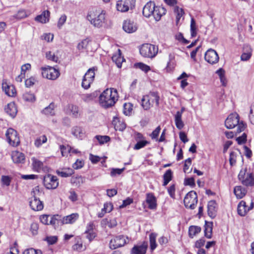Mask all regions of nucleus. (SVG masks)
<instances>
[{"label":"nucleus","mask_w":254,"mask_h":254,"mask_svg":"<svg viewBox=\"0 0 254 254\" xmlns=\"http://www.w3.org/2000/svg\"><path fill=\"white\" fill-rule=\"evenodd\" d=\"M79 215L77 213H72L70 215L64 216L62 218V224H72L78 218Z\"/></svg>","instance_id":"obj_23"},{"label":"nucleus","mask_w":254,"mask_h":254,"mask_svg":"<svg viewBox=\"0 0 254 254\" xmlns=\"http://www.w3.org/2000/svg\"><path fill=\"white\" fill-rule=\"evenodd\" d=\"M72 248L74 250L79 252L85 250V247L83 246L82 243L79 239L77 241V243L73 246Z\"/></svg>","instance_id":"obj_57"},{"label":"nucleus","mask_w":254,"mask_h":254,"mask_svg":"<svg viewBox=\"0 0 254 254\" xmlns=\"http://www.w3.org/2000/svg\"><path fill=\"white\" fill-rule=\"evenodd\" d=\"M125 170V168L122 169L113 168L111 170V176L112 177H115L117 175H121Z\"/></svg>","instance_id":"obj_62"},{"label":"nucleus","mask_w":254,"mask_h":254,"mask_svg":"<svg viewBox=\"0 0 254 254\" xmlns=\"http://www.w3.org/2000/svg\"><path fill=\"white\" fill-rule=\"evenodd\" d=\"M30 13L29 11L27 12L23 9L20 10L18 11L17 14L12 15L10 19L12 20L15 19L19 20L27 17L28 15H30Z\"/></svg>","instance_id":"obj_31"},{"label":"nucleus","mask_w":254,"mask_h":254,"mask_svg":"<svg viewBox=\"0 0 254 254\" xmlns=\"http://www.w3.org/2000/svg\"><path fill=\"white\" fill-rule=\"evenodd\" d=\"M154 9L152 16H153L155 21H158L161 19V17L166 14V9L163 6L156 5Z\"/></svg>","instance_id":"obj_19"},{"label":"nucleus","mask_w":254,"mask_h":254,"mask_svg":"<svg viewBox=\"0 0 254 254\" xmlns=\"http://www.w3.org/2000/svg\"><path fill=\"white\" fill-rule=\"evenodd\" d=\"M147 248V242H144L141 245L134 246L131 249V254H145Z\"/></svg>","instance_id":"obj_16"},{"label":"nucleus","mask_w":254,"mask_h":254,"mask_svg":"<svg viewBox=\"0 0 254 254\" xmlns=\"http://www.w3.org/2000/svg\"><path fill=\"white\" fill-rule=\"evenodd\" d=\"M244 49L245 52L241 55V59L242 61H247L249 60L252 56V50L249 46H246Z\"/></svg>","instance_id":"obj_33"},{"label":"nucleus","mask_w":254,"mask_h":254,"mask_svg":"<svg viewBox=\"0 0 254 254\" xmlns=\"http://www.w3.org/2000/svg\"><path fill=\"white\" fill-rule=\"evenodd\" d=\"M123 28L125 32L131 33L136 31L137 26L133 21L130 20H126L123 24Z\"/></svg>","instance_id":"obj_17"},{"label":"nucleus","mask_w":254,"mask_h":254,"mask_svg":"<svg viewBox=\"0 0 254 254\" xmlns=\"http://www.w3.org/2000/svg\"><path fill=\"white\" fill-rule=\"evenodd\" d=\"M159 96L156 92H150L147 95L144 96L141 100V105L143 108L148 110L155 104L156 106L159 105Z\"/></svg>","instance_id":"obj_5"},{"label":"nucleus","mask_w":254,"mask_h":254,"mask_svg":"<svg viewBox=\"0 0 254 254\" xmlns=\"http://www.w3.org/2000/svg\"><path fill=\"white\" fill-rule=\"evenodd\" d=\"M174 12L176 15V22L178 25L181 18L184 15L185 11L183 8L176 5L174 7Z\"/></svg>","instance_id":"obj_28"},{"label":"nucleus","mask_w":254,"mask_h":254,"mask_svg":"<svg viewBox=\"0 0 254 254\" xmlns=\"http://www.w3.org/2000/svg\"><path fill=\"white\" fill-rule=\"evenodd\" d=\"M238 179L244 186L251 187L254 185V175L246 165L242 167L238 175Z\"/></svg>","instance_id":"obj_4"},{"label":"nucleus","mask_w":254,"mask_h":254,"mask_svg":"<svg viewBox=\"0 0 254 254\" xmlns=\"http://www.w3.org/2000/svg\"><path fill=\"white\" fill-rule=\"evenodd\" d=\"M61 216L59 215H55L53 216H50V220L49 222V225L56 226L59 223L61 224Z\"/></svg>","instance_id":"obj_44"},{"label":"nucleus","mask_w":254,"mask_h":254,"mask_svg":"<svg viewBox=\"0 0 254 254\" xmlns=\"http://www.w3.org/2000/svg\"><path fill=\"white\" fill-rule=\"evenodd\" d=\"M134 66L135 67L139 68L145 72H147L150 70V67L148 65L142 63H136L134 64Z\"/></svg>","instance_id":"obj_50"},{"label":"nucleus","mask_w":254,"mask_h":254,"mask_svg":"<svg viewBox=\"0 0 254 254\" xmlns=\"http://www.w3.org/2000/svg\"><path fill=\"white\" fill-rule=\"evenodd\" d=\"M60 149L61 151V154L63 156H66L67 155L68 153L71 152V147L67 145H61Z\"/></svg>","instance_id":"obj_51"},{"label":"nucleus","mask_w":254,"mask_h":254,"mask_svg":"<svg viewBox=\"0 0 254 254\" xmlns=\"http://www.w3.org/2000/svg\"><path fill=\"white\" fill-rule=\"evenodd\" d=\"M46 57L48 60L52 61L55 63H57L59 60L58 57L56 56L55 54L51 51L46 52Z\"/></svg>","instance_id":"obj_54"},{"label":"nucleus","mask_w":254,"mask_h":254,"mask_svg":"<svg viewBox=\"0 0 254 254\" xmlns=\"http://www.w3.org/2000/svg\"><path fill=\"white\" fill-rule=\"evenodd\" d=\"M216 73L219 76L221 83H222V85L224 86H226L227 84V79L225 78V71L222 68H219L218 70H217L216 72Z\"/></svg>","instance_id":"obj_42"},{"label":"nucleus","mask_w":254,"mask_h":254,"mask_svg":"<svg viewBox=\"0 0 254 254\" xmlns=\"http://www.w3.org/2000/svg\"><path fill=\"white\" fill-rule=\"evenodd\" d=\"M249 117L251 123L254 125V105L251 107Z\"/></svg>","instance_id":"obj_64"},{"label":"nucleus","mask_w":254,"mask_h":254,"mask_svg":"<svg viewBox=\"0 0 254 254\" xmlns=\"http://www.w3.org/2000/svg\"><path fill=\"white\" fill-rule=\"evenodd\" d=\"M190 27L191 36L192 37H194L196 36L197 34V28L195 21L193 18H191Z\"/></svg>","instance_id":"obj_48"},{"label":"nucleus","mask_w":254,"mask_h":254,"mask_svg":"<svg viewBox=\"0 0 254 254\" xmlns=\"http://www.w3.org/2000/svg\"><path fill=\"white\" fill-rule=\"evenodd\" d=\"M139 52L143 57L152 58L157 54L158 48L151 44H144L140 47Z\"/></svg>","instance_id":"obj_6"},{"label":"nucleus","mask_w":254,"mask_h":254,"mask_svg":"<svg viewBox=\"0 0 254 254\" xmlns=\"http://www.w3.org/2000/svg\"><path fill=\"white\" fill-rule=\"evenodd\" d=\"M89 40L85 39L81 41L77 45V48L79 51H82L86 49L89 44Z\"/></svg>","instance_id":"obj_49"},{"label":"nucleus","mask_w":254,"mask_h":254,"mask_svg":"<svg viewBox=\"0 0 254 254\" xmlns=\"http://www.w3.org/2000/svg\"><path fill=\"white\" fill-rule=\"evenodd\" d=\"M157 236V234L155 233H151L149 235L150 248L151 251H154L157 248V244L156 242Z\"/></svg>","instance_id":"obj_35"},{"label":"nucleus","mask_w":254,"mask_h":254,"mask_svg":"<svg viewBox=\"0 0 254 254\" xmlns=\"http://www.w3.org/2000/svg\"><path fill=\"white\" fill-rule=\"evenodd\" d=\"M68 109L74 117L77 118L78 117L79 114V109L77 106L69 105L68 106Z\"/></svg>","instance_id":"obj_52"},{"label":"nucleus","mask_w":254,"mask_h":254,"mask_svg":"<svg viewBox=\"0 0 254 254\" xmlns=\"http://www.w3.org/2000/svg\"><path fill=\"white\" fill-rule=\"evenodd\" d=\"M237 153L235 151H232L230 154L229 162L231 166H233L236 162Z\"/></svg>","instance_id":"obj_58"},{"label":"nucleus","mask_w":254,"mask_h":254,"mask_svg":"<svg viewBox=\"0 0 254 254\" xmlns=\"http://www.w3.org/2000/svg\"><path fill=\"white\" fill-rule=\"evenodd\" d=\"M47 141V137L45 135L37 137L34 141V145L37 147H40L42 144Z\"/></svg>","instance_id":"obj_41"},{"label":"nucleus","mask_w":254,"mask_h":254,"mask_svg":"<svg viewBox=\"0 0 254 254\" xmlns=\"http://www.w3.org/2000/svg\"><path fill=\"white\" fill-rule=\"evenodd\" d=\"M135 0H119L116 3L117 10L121 12L128 11L135 6Z\"/></svg>","instance_id":"obj_7"},{"label":"nucleus","mask_w":254,"mask_h":254,"mask_svg":"<svg viewBox=\"0 0 254 254\" xmlns=\"http://www.w3.org/2000/svg\"><path fill=\"white\" fill-rule=\"evenodd\" d=\"M92 82V81L83 77L81 84L82 87L85 89H87L90 87L91 83Z\"/></svg>","instance_id":"obj_61"},{"label":"nucleus","mask_w":254,"mask_h":254,"mask_svg":"<svg viewBox=\"0 0 254 254\" xmlns=\"http://www.w3.org/2000/svg\"><path fill=\"white\" fill-rule=\"evenodd\" d=\"M66 16L65 14H63L59 19L57 27L59 29H61L62 26L64 25L66 20Z\"/></svg>","instance_id":"obj_59"},{"label":"nucleus","mask_w":254,"mask_h":254,"mask_svg":"<svg viewBox=\"0 0 254 254\" xmlns=\"http://www.w3.org/2000/svg\"><path fill=\"white\" fill-rule=\"evenodd\" d=\"M11 158L13 161L15 163H22L25 159L24 154L18 151L13 152Z\"/></svg>","instance_id":"obj_29"},{"label":"nucleus","mask_w":254,"mask_h":254,"mask_svg":"<svg viewBox=\"0 0 254 254\" xmlns=\"http://www.w3.org/2000/svg\"><path fill=\"white\" fill-rule=\"evenodd\" d=\"M146 202L148 205L150 209H155L157 207V200L155 196L152 193H147L146 194Z\"/></svg>","instance_id":"obj_18"},{"label":"nucleus","mask_w":254,"mask_h":254,"mask_svg":"<svg viewBox=\"0 0 254 254\" xmlns=\"http://www.w3.org/2000/svg\"><path fill=\"white\" fill-rule=\"evenodd\" d=\"M34 199L33 200V210L39 211L43 209L44 207V204L39 198H37V196H34Z\"/></svg>","instance_id":"obj_34"},{"label":"nucleus","mask_w":254,"mask_h":254,"mask_svg":"<svg viewBox=\"0 0 254 254\" xmlns=\"http://www.w3.org/2000/svg\"><path fill=\"white\" fill-rule=\"evenodd\" d=\"M55 104L51 103L48 107L45 108L42 111V113L47 116H54L55 114Z\"/></svg>","instance_id":"obj_37"},{"label":"nucleus","mask_w":254,"mask_h":254,"mask_svg":"<svg viewBox=\"0 0 254 254\" xmlns=\"http://www.w3.org/2000/svg\"><path fill=\"white\" fill-rule=\"evenodd\" d=\"M184 204L187 208L191 209L195 208L197 203V195L194 191L189 192L184 199Z\"/></svg>","instance_id":"obj_8"},{"label":"nucleus","mask_w":254,"mask_h":254,"mask_svg":"<svg viewBox=\"0 0 254 254\" xmlns=\"http://www.w3.org/2000/svg\"><path fill=\"white\" fill-rule=\"evenodd\" d=\"M5 135L8 143L13 146H17L20 143L17 131L12 128L7 129Z\"/></svg>","instance_id":"obj_11"},{"label":"nucleus","mask_w":254,"mask_h":254,"mask_svg":"<svg viewBox=\"0 0 254 254\" xmlns=\"http://www.w3.org/2000/svg\"><path fill=\"white\" fill-rule=\"evenodd\" d=\"M155 3L154 1H150L144 6L142 13L143 15L147 18L152 16L155 8Z\"/></svg>","instance_id":"obj_15"},{"label":"nucleus","mask_w":254,"mask_h":254,"mask_svg":"<svg viewBox=\"0 0 254 254\" xmlns=\"http://www.w3.org/2000/svg\"><path fill=\"white\" fill-rule=\"evenodd\" d=\"M253 207L254 202L253 201L251 202L250 206H247L246 205V202L242 200L240 202L238 205V213L240 216H244L247 214V213L250 210L252 209Z\"/></svg>","instance_id":"obj_14"},{"label":"nucleus","mask_w":254,"mask_h":254,"mask_svg":"<svg viewBox=\"0 0 254 254\" xmlns=\"http://www.w3.org/2000/svg\"><path fill=\"white\" fill-rule=\"evenodd\" d=\"M96 139L99 141L100 144H104L107 143L110 140V137L107 135L101 136L96 135L95 137Z\"/></svg>","instance_id":"obj_55"},{"label":"nucleus","mask_w":254,"mask_h":254,"mask_svg":"<svg viewBox=\"0 0 254 254\" xmlns=\"http://www.w3.org/2000/svg\"><path fill=\"white\" fill-rule=\"evenodd\" d=\"M72 134L77 138L82 139L85 136V131L80 127L76 126L73 127L71 130Z\"/></svg>","instance_id":"obj_26"},{"label":"nucleus","mask_w":254,"mask_h":254,"mask_svg":"<svg viewBox=\"0 0 254 254\" xmlns=\"http://www.w3.org/2000/svg\"><path fill=\"white\" fill-rule=\"evenodd\" d=\"M118 99V95L116 89H107L100 95L99 104L104 108H108L113 106Z\"/></svg>","instance_id":"obj_1"},{"label":"nucleus","mask_w":254,"mask_h":254,"mask_svg":"<svg viewBox=\"0 0 254 254\" xmlns=\"http://www.w3.org/2000/svg\"><path fill=\"white\" fill-rule=\"evenodd\" d=\"M5 112L12 118H14L17 113V107L14 102H10L4 108Z\"/></svg>","instance_id":"obj_21"},{"label":"nucleus","mask_w":254,"mask_h":254,"mask_svg":"<svg viewBox=\"0 0 254 254\" xmlns=\"http://www.w3.org/2000/svg\"><path fill=\"white\" fill-rule=\"evenodd\" d=\"M43 163L35 158H33V170L40 172L43 169Z\"/></svg>","instance_id":"obj_43"},{"label":"nucleus","mask_w":254,"mask_h":254,"mask_svg":"<svg viewBox=\"0 0 254 254\" xmlns=\"http://www.w3.org/2000/svg\"><path fill=\"white\" fill-rule=\"evenodd\" d=\"M112 124L116 130L123 131L126 128V124L125 123L117 117L114 118Z\"/></svg>","instance_id":"obj_24"},{"label":"nucleus","mask_w":254,"mask_h":254,"mask_svg":"<svg viewBox=\"0 0 254 254\" xmlns=\"http://www.w3.org/2000/svg\"><path fill=\"white\" fill-rule=\"evenodd\" d=\"M2 88L5 93L9 96L13 97L15 95L16 90L13 85H8L6 83H2Z\"/></svg>","instance_id":"obj_27"},{"label":"nucleus","mask_w":254,"mask_h":254,"mask_svg":"<svg viewBox=\"0 0 254 254\" xmlns=\"http://www.w3.org/2000/svg\"><path fill=\"white\" fill-rule=\"evenodd\" d=\"M234 193L237 198L241 199L246 195L247 190L242 186H236L234 189Z\"/></svg>","instance_id":"obj_30"},{"label":"nucleus","mask_w":254,"mask_h":254,"mask_svg":"<svg viewBox=\"0 0 254 254\" xmlns=\"http://www.w3.org/2000/svg\"><path fill=\"white\" fill-rule=\"evenodd\" d=\"M57 173L59 176L62 177L67 178L71 176L74 173V171L72 169L67 168L62 171H57Z\"/></svg>","instance_id":"obj_40"},{"label":"nucleus","mask_w":254,"mask_h":254,"mask_svg":"<svg viewBox=\"0 0 254 254\" xmlns=\"http://www.w3.org/2000/svg\"><path fill=\"white\" fill-rule=\"evenodd\" d=\"M128 242V238L124 235H119L111 239L110 242V248L114 250L123 247Z\"/></svg>","instance_id":"obj_10"},{"label":"nucleus","mask_w":254,"mask_h":254,"mask_svg":"<svg viewBox=\"0 0 254 254\" xmlns=\"http://www.w3.org/2000/svg\"><path fill=\"white\" fill-rule=\"evenodd\" d=\"M95 226L93 222H90L87 225L85 233L87 234V238L91 241L96 236V233L94 231Z\"/></svg>","instance_id":"obj_20"},{"label":"nucleus","mask_w":254,"mask_h":254,"mask_svg":"<svg viewBox=\"0 0 254 254\" xmlns=\"http://www.w3.org/2000/svg\"><path fill=\"white\" fill-rule=\"evenodd\" d=\"M225 125L227 128L229 129L237 127L236 133H240L244 131L247 126L243 121L240 122V117L237 113L229 115L225 120Z\"/></svg>","instance_id":"obj_2"},{"label":"nucleus","mask_w":254,"mask_h":254,"mask_svg":"<svg viewBox=\"0 0 254 254\" xmlns=\"http://www.w3.org/2000/svg\"><path fill=\"white\" fill-rule=\"evenodd\" d=\"M204 59L207 62L213 64L218 62L219 58L216 51L209 49L205 52Z\"/></svg>","instance_id":"obj_13"},{"label":"nucleus","mask_w":254,"mask_h":254,"mask_svg":"<svg viewBox=\"0 0 254 254\" xmlns=\"http://www.w3.org/2000/svg\"><path fill=\"white\" fill-rule=\"evenodd\" d=\"M112 60L114 62H115L118 67H121L122 63L123 61V58L121 57V56H113Z\"/></svg>","instance_id":"obj_60"},{"label":"nucleus","mask_w":254,"mask_h":254,"mask_svg":"<svg viewBox=\"0 0 254 254\" xmlns=\"http://www.w3.org/2000/svg\"><path fill=\"white\" fill-rule=\"evenodd\" d=\"M41 69L43 77L50 80L56 79L60 74L58 70L52 66L43 67Z\"/></svg>","instance_id":"obj_9"},{"label":"nucleus","mask_w":254,"mask_h":254,"mask_svg":"<svg viewBox=\"0 0 254 254\" xmlns=\"http://www.w3.org/2000/svg\"><path fill=\"white\" fill-rule=\"evenodd\" d=\"M95 67L89 68L85 74L84 77L90 81H93L95 77Z\"/></svg>","instance_id":"obj_47"},{"label":"nucleus","mask_w":254,"mask_h":254,"mask_svg":"<svg viewBox=\"0 0 254 254\" xmlns=\"http://www.w3.org/2000/svg\"><path fill=\"white\" fill-rule=\"evenodd\" d=\"M102 222L107 223L108 226L110 228H114L117 225V222L115 218L110 219L109 221L107 219H104Z\"/></svg>","instance_id":"obj_56"},{"label":"nucleus","mask_w":254,"mask_h":254,"mask_svg":"<svg viewBox=\"0 0 254 254\" xmlns=\"http://www.w3.org/2000/svg\"><path fill=\"white\" fill-rule=\"evenodd\" d=\"M84 182V179L81 176L72 177L71 183L76 187L79 186Z\"/></svg>","instance_id":"obj_46"},{"label":"nucleus","mask_w":254,"mask_h":254,"mask_svg":"<svg viewBox=\"0 0 254 254\" xmlns=\"http://www.w3.org/2000/svg\"><path fill=\"white\" fill-rule=\"evenodd\" d=\"M98 96V93L97 92H94L90 94H87L85 95H83L82 96V99L85 102H90L94 100L97 96Z\"/></svg>","instance_id":"obj_45"},{"label":"nucleus","mask_w":254,"mask_h":254,"mask_svg":"<svg viewBox=\"0 0 254 254\" xmlns=\"http://www.w3.org/2000/svg\"><path fill=\"white\" fill-rule=\"evenodd\" d=\"M216 203L214 200H210L208 202L207 205V212L208 215L214 218L216 214Z\"/></svg>","instance_id":"obj_25"},{"label":"nucleus","mask_w":254,"mask_h":254,"mask_svg":"<svg viewBox=\"0 0 254 254\" xmlns=\"http://www.w3.org/2000/svg\"><path fill=\"white\" fill-rule=\"evenodd\" d=\"M44 184L48 189H55L59 185V182L56 176L48 174L43 179Z\"/></svg>","instance_id":"obj_12"},{"label":"nucleus","mask_w":254,"mask_h":254,"mask_svg":"<svg viewBox=\"0 0 254 254\" xmlns=\"http://www.w3.org/2000/svg\"><path fill=\"white\" fill-rule=\"evenodd\" d=\"M172 171L170 169L167 170L163 175L164 182L163 186H166L172 180Z\"/></svg>","instance_id":"obj_38"},{"label":"nucleus","mask_w":254,"mask_h":254,"mask_svg":"<svg viewBox=\"0 0 254 254\" xmlns=\"http://www.w3.org/2000/svg\"><path fill=\"white\" fill-rule=\"evenodd\" d=\"M191 164V159L190 158H188L185 160V163L184 166V171L186 173H189L190 171H189V167Z\"/></svg>","instance_id":"obj_63"},{"label":"nucleus","mask_w":254,"mask_h":254,"mask_svg":"<svg viewBox=\"0 0 254 254\" xmlns=\"http://www.w3.org/2000/svg\"><path fill=\"white\" fill-rule=\"evenodd\" d=\"M201 231V228L196 226H191L189 227V235L191 238H193L197 234Z\"/></svg>","instance_id":"obj_39"},{"label":"nucleus","mask_w":254,"mask_h":254,"mask_svg":"<svg viewBox=\"0 0 254 254\" xmlns=\"http://www.w3.org/2000/svg\"><path fill=\"white\" fill-rule=\"evenodd\" d=\"M182 117L181 113H176L175 115V125L179 129H182L184 127V124L182 121Z\"/></svg>","instance_id":"obj_36"},{"label":"nucleus","mask_w":254,"mask_h":254,"mask_svg":"<svg viewBox=\"0 0 254 254\" xmlns=\"http://www.w3.org/2000/svg\"><path fill=\"white\" fill-rule=\"evenodd\" d=\"M105 12L104 11H90L87 16V20L94 26L100 28L105 22Z\"/></svg>","instance_id":"obj_3"},{"label":"nucleus","mask_w":254,"mask_h":254,"mask_svg":"<svg viewBox=\"0 0 254 254\" xmlns=\"http://www.w3.org/2000/svg\"><path fill=\"white\" fill-rule=\"evenodd\" d=\"M50 12L49 10H44L35 18L36 21L44 24L48 22L50 19Z\"/></svg>","instance_id":"obj_22"},{"label":"nucleus","mask_w":254,"mask_h":254,"mask_svg":"<svg viewBox=\"0 0 254 254\" xmlns=\"http://www.w3.org/2000/svg\"><path fill=\"white\" fill-rule=\"evenodd\" d=\"M212 222H205L204 225V235L208 239H210L212 237Z\"/></svg>","instance_id":"obj_32"},{"label":"nucleus","mask_w":254,"mask_h":254,"mask_svg":"<svg viewBox=\"0 0 254 254\" xmlns=\"http://www.w3.org/2000/svg\"><path fill=\"white\" fill-rule=\"evenodd\" d=\"M149 144V142L142 140L137 141V143L135 144V145L134 146V149L135 150H138L140 149L144 146H145L147 144Z\"/></svg>","instance_id":"obj_53"}]
</instances>
